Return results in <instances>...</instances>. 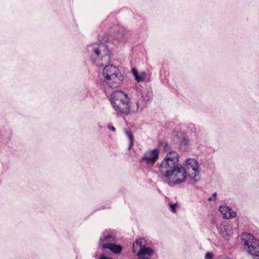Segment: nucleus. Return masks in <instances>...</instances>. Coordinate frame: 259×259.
Listing matches in <instances>:
<instances>
[{"label":"nucleus","mask_w":259,"mask_h":259,"mask_svg":"<svg viewBox=\"0 0 259 259\" xmlns=\"http://www.w3.org/2000/svg\"><path fill=\"white\" fill-rule=\"evenodd\" d=\"M136 107H137L136 111H137L139 108V104L138 102L136 103Z\"/></svg>","instance_id":"24"},{"label":"nucleus","mask_w":259,"mask_h":259,"mask_svg":"<svg viewBox=\"0 0 259 259\" xmlns=\"http://www.w3.org/2000/svg\"><path fill=\"white\" fill-rule=\"evenodd\" d=\"M213 257V254L210 252H208L205 254V259H212Z\"/></svg>","instance_id":"20"},{"label":"nucleus","mask_w":259,"mask_h":259,"mask_svg":"<svg viewBox=\"0 0 259 259\" xmlns=\"http://www.w3.org/2000/svg\"><path fill=\"white\" fill-rule=\"evenodd\" d=\"M132 71L136 81L138 82L143 81L146 78V74L145 72L142 71L139 72L136 68H133Z\"/></svg>","instance_id":"13"},{"label":"nucleus","mask_w":259,"mask_h":259,"mask_svg":"<svg viewBox=\"0 0 259 259\" xmlns=\"http://www.w3.org/2000/svg\"><path fill=\"white\" fill-rule=\"evenodd\" d=\"M181 146H185V149H187L188 148V146L189 145L188 141L187 139V138L185 137H184L183 138V139L181 141Z\"/></svg>","instance_id":"18"},{"label":"nucleus","mask_w":259,"mask_h":259,"mask_svg":"<svg viewBox=\"0 0 259 259\" xmlns=\"http://www.w3.org/2000/svg\"><path fill=\"white\" fill-rule=\"evenodd\" d=\"M168 205L170 208V210L173 213H176L177 209L179 208V204L178 203H173L169 202Z\"/></svg>","instance_id":"17"},{"label":"nucleus","mask_w":259,"mask_h":259,"mask_svg":"<svg viewBox=\"0 0 259 259\" xmlns=\"http://www.w3.org/2000/svg\"><path fill=\"white\" fill-rule=\"evenodd\" d=\"M116 241L115 238L109 234L107 231H104L100 237L99 245L104 249V245L111 244Z\"/></svg>","instance_id":"9"},{"label":"nucleus","mask_w":259,"mask_h":259,"mask_svg":"<svg viewBox=\"0 0 259 259\" xmlns=\"http://www.w3.org/2000/svg\"><path fill=\"white\" fill-rule=\"evenodd\" d=\"M153 250L150 247H143L140 248L137 252V255L139 258L148 259L153 253Z\"/></svg>","instance_id":"11"},{"label":"nucleus","mask_w":259,"mask_h":259,"mask_svg":"<svg viewBox=\"0 0 259 259\" xmlns=\"http://www.w3.org/2000/svg\"><path fill=\"white\" fill-rule=\"evenodd\" d=\"M242 242L244 249L248 254L251 256H259V240L251 234L243 233Z\"/></svg>","instance_id":"6"},{"label":"nucleus","mask_w":259,"mask_h":259,"mask_svg":"<svg viewBox=\"0 0 259 259\" xmlns=\"http://www.w3.org/2000/svg\"><path fill=\"white\" fill-rule=\"evenodd\" d=\"M179 161V154L174 150H171L166 154L159 165L158 172L164 177L174 179L171 182L174 184L182 183L184 179Z\"/></svg>","instance_id":"1"},{"label":"nucleus","mask_w":259,"mask_h":259,"mask_svg":"<svg viewBox=\"0 0 259 259\" xmlns=\"http://www.w3.org/2000/svg\"><path fill=\"white\" fill-rule=\"evenodd\" d=\"M167 147H168V145L167 144H166L164 146V148H165V150H167Z\"/></svg>","instance_id":"25"},{"label":"nucleus","mask_w":259,"mask_h":259,"mask_svg":"<svg viewBox=\"0 0 259 259\" xmlns=\"http://www.w3.org/2000/svg\"><path fill=\"white\" fill-rule=\"evenodd\" d=\"M96 259H111L110 257L106 256L104 254L98 255L97 254L95 255Z\"/></svg>","instance_id":"19"},{"label":"nucleus","mask_w":259,"mask_h":259,"mask_svg":"<svg viewBox=\"0 0 259 259\" xmlns=\"http://www.w3.org/2000/svg\"><path fill=\"white\" fill-rule=\"evenodd\" d=\"M87 54L89 59L99 66L108 64L110 60V51L103 44L94 42L89 44L87 48Z\"/></svg>","instance_id":"2"},{"label":"nucleus","mask_w":259,"mask_h":259,"mask_svg":"<svg viewBox=\"0 0 259 259\" xmlns=\"http://www.w3.org/2000/svg\"><path fill=\"white\" fill-rule=\"evenodd\" d=\"M217 228L220 237L224 240L228 241L232 237L233 234V228L227 222H222L220 225L217 226Z\"/></svg>","instance_id":"7"},{"label":"nucleus","mask_w":259,"mask_h":259,"mask_svg":"<svg viewBox=\"0 0 259 259\" xmlns=\"http://www.w3.org/2000/svg\"><path fill=\"white\" fill-rule=\"evenodd\" d=\"M217 194L216 193H214L212 194V197H209L208 199V201L215 200L217 199Z\"/></svg>","instance_id":"21"},{"label":"nucleus","mask_w":259,"mask_h":259,"mask_svg":"<svg viewBox=\"0 0 259 259\" xmlns=\"http://www.w3.org/2000/svg\"><path fill=\"white\" fill-rule=\"evenodd\" d=\"M110 102L113 109L117 112L124 115L130 113L131 105L126 94L121 91H115L110 96Z\"/></svg>","instance_id":"3"},{"label":"nucleus","mask_w":259,"mask_h":259,"mask_svg":"<svg viewBox=\"0 0 259 259\" xmlns=\"http://www.w3.org/2000/svg\"><path fill=\"white\" fill-rule=\"evenodd\" d=\"M181 171L184 177L183 182L186 181L187 177L195 182L198 181L200 179L199 177L200 171L198 162L194 158L186 159L185 162L184 167L181 165Z\"/></svg>","instance_id":"5"},{"label":"nucleus","mask_w":259,"mask_h":259,"mask_svg":"<svg viewBox=\"0 0 259 259\" xmlns=\"http://www.w3.org/2000/svg\"><path fill=\"white\" fill-rule=\"evenodd\" d=\"M104 249H109L115 254H119L122 250V247L119 245L115 244L114 242L111 244L104 245Z\"/></svg>","instance_id":"12"},{"label":"nucleus","mask_w":259,"mask_h":259,"mask_svg":"<svg viewBox=\"0 0 259 259\" xmlns=\"http://www.w3.org/2000/svg\"><path fill=\"white\" fill-rule=\"evenodd\" d=\"M152 97V93L150 90H146L142 93V97L146 101H148Z\"/></svg>","instance_id":"16"},{"label":"nucleus","mask_w":259,"mask_h":259,"mask_svg":"<svg viewBox=\"0 0 259 259\" xmlns=\"http://www.w3.org/2000/svg\"><path fill=\"white\" fill-rule=\"evenodd\" d=\"M102 76L103 82L111 88H118L121 84L123 76L118 68L113 65H104Z\"/></svg>","instance_id":"4"},{"label":"nucleus","mask_w":259,"mask_h":259,"mask_svg":"<svg viewBox=\"0 0 259 259\" xmlns=\"http://www.w3.org/2000/svg\"><path fill=\"white\" fill-rule=\"evenodd\" d=\"M189 128H191V129L194 128V124L192 123L190 124L189 126Z\"/></svg>","instance_id":"23"},{"label":"nucleus","mask_w":259,"mask_h":259,"mask_svg":"<svg viewBox=\"0 0 259 259\" xmlns=\"http://www.w3.org/2000/svg\"><path fill=\"white\" fill-rule=\"evenodd\" d=\"M107 127L109 130H115L111 123L108 124L107 125Z\"/></svg>","instance_id":"22"},{"label":"nucleus","mask_w":259,"mask_h":259,"mask_svg":"<svg viewBox=\"0 0 259 259\" xmlns=\"http://www.w3.org/2000/svg\"><path fill=\"white\" fill-rule=\"evenodd\" d=\"M219 210L222 217L225 219L234 218L236 216V212L231 208L225 205H221L219 208Z\"/></svg>","instance_id":"10"},{"label":"nucleus","mask_w":259,"mask_h":259,"mask_svg":"<svg viewBox=\"0 0 259 259\" xmlns=\"http://www.w3.org/2000/svg\"><path fill=\"white\" fill-rule=\"evenodd\" d=\"M259 259V258H258Z\"/></svg>","instance_id":"27"},{"label":"nucleus","mask_w":259,"mask_h":259,"mask_svg":"<svg viewBox=\"0 0 259 259\" xmlns=\"http://www.w3.org/2000/svg\"><path fill=\"white\" fill-rule=\"evenodd\" d=\"M224 259H231V258L228 257H226Z\"/></svg>","instance_id":"26"},{"label":"nucleus","mask_w":259,"mask_h":259,"mask_svg":"<svg viewBox=\"0 0 259 259\" xmlns=\"http://www.w3.org/2000/svg\"><path fill=\"white\" fill-rule=\"evenodd\" d=\"M125 135L129 140L130 143L128 147V150H130L133 146L134 135L132 131H125Z\"/></svg>","instance_id":"15"},{"label":"nucleus","mask_w":259,"mask_h":259,"mask_svg":"<svg viewBox=\"0 0 259 259\" xmlns=\"http://www.w3.org/2000/svg\"><path fill=\"white\" fill-rule=\"evenodd\" d=\"M159 156V150L155 148L145 152L140 160L142 165H153L157 160Z\"/></svg>","instance_id":"8"},{"label":"nucleus","mask_w":259,"mask_h":259,"mask_svg":"<svg viewBox=\"0 0 259 259\" xmlns=\"http://www.w3.org/2000/svg\"><path fill=\"white\" fill-rule=\"evenodd\" d=\"M146 245V241L143 238H140L137 239L133 245V251L136 252V247L139 246L140 248L145 247Z\"/></svg>","instance_id":"14"}]
</instances>
